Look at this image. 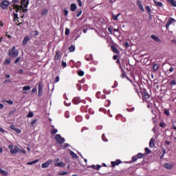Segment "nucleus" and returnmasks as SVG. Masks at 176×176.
Segmentation results:
<instances>
[{"label":"nucleus","mask_w":176,"mask_h":176,"mask_svg":"<svg viewBox=\"0 0 176 176\" xmlns=\"http://www.w3.org/2000/svg\"><path fill=\"white\" fill-rule=\"evenodd\" d=\"M28 5H30V0H22L21 1V5H14V9L16 10V13L20 12V8L23 9V8H25L27 9L28 8Z\"/></svg>","instance_id":"f257e3e1"},{"label":"nucleus","mask_w":176,"mask_h":176,"mask_svg":"<svg viewBox=\"0 0 176 176\" xmlns=\"http://www.w3.org/2000/svg\"><path fill=\"white\" fill-rule=\"evenodd\" d=\"M8 55L12 57V58H16L17 56H19V51L16 50V47H12L11 49L8 51Z\"/></svg>","instance_id":"f03ea898"},{"label":"nucleus","mask_w":176,"mask_h":176,"mask_svg":"<svg viewBox=\"0 0 176 176\" xmlns=\"http://www.w3.org/2000/svg\"><path fill=\"white\" fill-rule=\"evenodd\" d=\"M55 140L58 142V144H59L60 145H61V144H64V142H65V139H64V138H62L61 135H60L58 134L56 135Z\"/></svg>","instance_id":"7ed1b4c3"},{"label":"nucleus","mask_w":176,"mask_h":176,"mask_svg":"<svg viewBox=\"0 0 176 176\" xmlns=\"http://www.w3.org/2000/svg\"><path fill=\"white\" fill-rule=\"evenodd\" d=\"M53 162V160H49L47 162L43 163L41 165L42 168H47V167H49V166H50Z\"/></svg>","instance_id":"20e7f679"},{"label":"nucleus","mask_w":176,"mask_h":176,"mask_svg":"<svg viewBox=\"0 0 176 176\" xmlns=\"http://www.w3.org/2000/svg\"><path fill=\"white\" fill-rule=\"evenodd\" d=\"M38 96L42 97L43 93V85H42V82H39L38 86Z\"/></svg>","instance_id":"39448f33"},{"label":"nucleus","mask_w":176,"mask_h":176,"mask_svg":"<svg viewBox=\"0 0 176 176\" xmlns=\"http://www.w3.org/2000/svg\"><path fill=\"white\" fill-rule=\"evenodd\" d=\"M9 5H10V3L8 1L4 0L2 1L0 6L2 9H6Z\"/></svg>","instance_id":"423d86ee"},{"label":"nucleus","mask_w":176,"mask_h":176,"mask_svg":"<svg viewBox=\"0 0 176 176\" xmlns=\"http://www.w3.org/2000/svg\"><path fill=\"white\" fill-rule=\"evenodd\" d=\"M60 58H61V53L60 51H57L54 56L55 63H58Z\"/></svg>","instance_id":"0eeeda50"},{"label":"nucleus","mask_w":176,"mask_h":176,"mask_svg":"<svg viewBox=\"0 0 176 176\" xmlns=\"http://www.w3.org/2000/svg\"><path fill=\"white\" fill-rule=\"evenodd\" d=\"M175 21V19H174L173 18L169 19L166 24V29L168 30L171 24H173V23H174Z\"/></svg>","instance_id":"6e6552de"},{"label":"nucleus","mask_w":176,"mask_h":176,"mask_svg":"<svg viewBox=\"0 0 176 176\" xmlns=\"http://www.w3.org/2000/svg\"><path fill=\"white\" fill-rule=\"evenodd\" d=\"M21 149L15 146L14 148H12L10 150V153H12L13 155L16 154V153H19L20 152Z\"/></svg>","instance_id":"1a4fd4ad"},{"label":"nucleus","mask_w":176,"mask_h":176,"mask_svg":"<svg viewBox=\"0 0 176 176\" xmlns=\"http://www.w3.org/2000/svg\"><path fill=\"white\" fill-rule=\"evenodd\" d=\"M30 41H31V38H30V36H26L24 37L22 43L23 45H27V43H28V42H30Z\"/></svg>","instance_id":"9d476101"},{"label":"nucleus","mask_w":176,"mask_h":176,"mask_svg":"<svg viewBox=\"0 0 176 176\" xmlns=\"http://www.w3.org/2000/svg\"><path fill=\"white\" fill-rule=\"evenodd\" d=\"M151 39H153V41H155V42H157V43H160V42H162V40H160V38H159L158 36H155V35H153V34L151 36Z\"/></svg>","instance_id":"9b49d317"},{"label":"nucleus","mask_w":176,"mask_h":176,"mask_svg":"<svg viewBox=\"0 0 176 176\" xmlns=\"http://www.w3.org/2000/svg\"><path fill=\"white\" fill-rule=\"evenodd\" d=\"M159 68H160V65H159L157 63H155L153 65V72H156V71H157L159 69Z\"/></svg>","instance_id":"f8f14e48"},{"label":"nucleus","mask_w":176,"mask_h":176,"mask_svg":"<svg viewBox=\"0 0 176 176\" xmlns=\"http://www.w3.org/2000/svg\"><path fill=\"white\" fill-rule=\"evenodd\" d=\"M164 168H167V170H171L173 168V166L170 163H166L164 165Z\"/></svg>","instance_id":"ddd939ff"},{"label":"nucleus","mask_w":176,"mask_h":176,"mask_svg":"<svg viewBox=\"0 0 176 176\" xmlns=\"http://www.w3.org/2000/svg\"><path fill=\"white\" fill-rule=\"evenodd\" d=\"M38 35H39L38 30H33L30 32V36L32 37L38 36Z\"/></svg>","instance_id":"4468645a"},{"label":"nucleus","mask_w":176,"mask_h":176,"mask_svg":"<svg viewBox=\"0 0 176 176\" xmlns=\"http://www.w3.org/2000/svg\"><path fill=\"white\" fill-rule=\"evenodd\" d=\"M153 2L158 8H162V6H163V3L162 2L157 1V0H153Z\"/></svg>","instance_id":"2eb2a0df"},{"label":"nucleus","mask_w":176,"mask_h":176,"mask_svg":"<svg viewBox=\"0 0 176 176\" xmlns=\"http://www.w3.org/2000/svg\"><path fill=\"white\" fill-rule=\"evenodd\" d=\"M70 9H71L72 12H75V10H76V9H78V7L76 6V4L72 3V4H71Z\"/></svg>","instance_id":"dca6fc26"},{"label":"nucleus","mask_w":176,"mask_h":176,"mask_svg":"<svg viewBox=\"0 0 176 176\" xmlns=\"http://www.w3.org/2000/svg\"><path fill=\"white\" fill-rule=\"evenodd\" d=\"M55 166L56 167H65V164H64V162H60L55 164Z\"/></svg>","instance_id":"f3484780"},{"label":"nucleus","mask_w":176,"mask_h":176,"mask_svg":"<svg viewBox=\"0 0 176 176\" xmlns=\"http://www.w3.org/2000/svg\"><path fill=\"white\" fill-rule=\"evenodd\" d=\"M150 148H153L155 146V139L151 138L149 142Z\"/></svg>","instance_id":"a211bd4d"},{"label":"nucleus","mask_w":176,"mask_h":176,"mask_svg":"<svg viewBox=\"0 0 176 176\" xmlns=\"http://www.w3.org/2000/svg\"><path fill=\"white\" fill-rule=\"evenodd\" d=\"M137 3H138L140 10H142V12H144L145 10L144 9V6H142V3H141V1H138Z\"/></svg>","instance_id":"6ab92c4d"},{"label":"nucleus","mask_w":176,"mask_h":176,"mask_svg":"<svg viewBox=\"0 0 176 176\" xmlns=\"http://www.w3.org/2000/svg\"><path fill=\"white\" fill-rule=\"evenodd\" d=\"M168 3L176 8V1L175 0H166Z\"/></svg>","instance_id":"aec40b11"},{"label":"nucleus","mask_w":176,"mask_h":176,"mask_svg":"<svg viewBox=\"0 0 176 176\" xmlns=\"http://www.w3.org/2000/svg\"><path fill=\"white\" fill-rule=\"evenodd\" d=\"M70 151V155L74 157V159H78V155L75 153L74 151L69 150Z\"/></svg>","instance_id":"412c9836"},{"label":"nucleus","mask_w":176,"mask_h":176,"mask_svg":"<svg viewBox=\"0 0 176 176\" xmlns=\"http://www.w3.org/2000/svg\"><path fill=\"white\" fill-rule=\"evenodd\" d=\"M121 162L120 160H118L116 162H111V164H112V167H115V164L116 166H118V164H120Z\"/></svg>","instance_id":"4be33fe9"},{"label":"nucleus","mask_w":176,"mask_h":176,"mask_svg":"<svg viewBox=\"0 0 176 176\" xmlns=\"http://www.w3.org/2000/svg\"><path fill=\"white\" fill-rule=\"evenodd\" d=\"M39 162V160H35L34 161H32L31 162H28L27 164L28 166H32V164H35Z\"/></svg>","instance_id":"5701e85b"},{"label":"nucleus","mask_w":176,"mask_h":176,"mask_svg":"<svg viewBox=\"0 0 176 176\" xmlns=\"http://www.w3.org/2000/svg\"><path fill=\"white\" fill-rule=\"evenodd\" d=\"M111 49H112V51L113 52V53H119V50H118V47L112 45L111 46Z\"/></svg>","instance_id":"b1692460"},{"label":"nucleus","mask_w":176,"mask_h":176,"mask_svg":"<svg viewBox=\"0 0 176 176\" xmlns=\"http://www.w3.org/2000/svg\"><path fill=\"white\" fill-rule=\"evenodd\" d=\"M0 174H2V175L6 176L8 175V172H6V170H3L2 168H0Z\"/></svg>","instance_id":"393cba45"},{"label":"nucleus","mask_w":176,"mask_h":176,"mask_svg":"<svg viewBox=\"0 0 176 176\" xmlns=\"http://www.w3.org/2000/svg\"><path fill=\"white\" fill-rule=\"evenodd\" d=\"M48 10L46 9H44L41 12V16H46L47 14Z\"/></svg>","instance_id":"a878e982"},{"label":"nucleus","mask_w":176,"mask_h":176,"mask_svg":"<svg viewBox=\"0 0 176 176\" xmlns=\"http://www.w3.org/2000/svg\"><path fill=\"white\" fill-rule=\"evenodd\" d=\"M31 89V87L30 86H25L23 87V90L24 91H27L28 90H30Z\"/></svg>","instance_id":"bb28decb"},{"label":"nucleus","mask_w":176,"mask_h":176,"mask_svg":"<svg viewBox=\"0 0 176 176\" xmlns=\"http://www.w3.org/2000/svg\"><path fill=\"white\" fill-rule=\"evenodd\" d=\"M143 96H144V98H149V94H148V92H146V91L143 92Z\"/></svg>","instance_id":"cd10ccee"},{"label":"nucleus","mask_w":176,"mask_h":176,"mask_svg":"<svg viewBox=\"0 0 176 176\" xmlns=\"http://www.w3.org/2000/svg\"><path fill=\"white\" fill-rule=\"evenodd\" d=\"M28 118H33L34 117V113L32 111H30L28 114L27 115Z\"/></svg>","instance_id":"c85d7f7f"},{"label":"nucleus","mask_w":176,"mask_h":176,"mask_svg":"<svg viewBox=\"0 0 176 176\" xmlns=\"http://www.w3.org/2000/svg\"><path fill=\"white\" fill-rule=\"evenodd\" d=\"M11 61H12V59H10V58H7V59L5 60V62H4V64H6V65L10 64Z\"/></svg>","instance_id":"c756f323"},{"label":"nucleus","mask_w":176,"mask_h":176,"mask_svg":"<svg viewBox=\"0 0 176 176\" xmlns=\"http://www.w3.org/2000/svg\"><path fill=\"white\" fill-rule=\"evenodd\" d=\"M120 16V14L115 15L113 14V20H118V18Z\"/></svg>","instance_id":"7c9ffc66"},{"label":"nucleus","mask_w":176,"mask_h":176,"mask_svg":"<svg viewBox=\"0 0 176 176\" xmlns=\"http://www.w3.org/2000/svg\"><path fill=\"white\" fill-rule=\"evenodd\" d=\"M19 10H22L23 13H26V12H28V10L24 7H23L22 8H19Z\"/></svg>","instance_id":"2f4dec72"},{"label":"nucleus","mask_w":176,"mask_h":176,"mask_svg":"<svg viewBox=\"0 0 176 176\" xmlns=\"http://www.w3.org/2000/svg\"><path fill=\"white\" fill-rule=\"evenodd\" d=\"M137 157L138 159H142V157H144V154L141 153H139L138 155H137Z\"/></svg>","instance_id":"473e14b6"},{"label":"nucleus","mask_w":176,"mask_h":176,"mask_svg":"<svg viewBox=\"0 0 176 176\" xmlns=\"http://www.w3.org/2000/svg\"><path fill=\"white\" fill-rule=\"evenodd\" d=\"M58 130L56 129H53L51 131V134H56V133H58Z\"/></svg>","instance_id":"72a5a7b5"},{"label":"nucleus","mask_w":176,"mask_h":176,"mask_svg":"<svg viewBox=\"0 0 176 176\" xmlns=\"http://www.w3.org/2000/svg\"><path fill=\"white\" fill-rule=\"evenodd\" d=\"M69 52H75V46H71L69 48Z\"/></svg>","instance_id":"f704fd0d"},{"label":"nucleus","mask_w":176,"mask_h":176,"mask_svg":"<svg viewBox=\"0 0 176 176\" xmlns=\"http://www.w3.org/2000/svg\"><path fill=\"white\" fill-rule=\"evenodd\" d=\"M36 122H38V120L35 119L33 120L31 123H30V126H34V124H35L36 123Z\"/></svg>","instance_id":"c9c22d12"},{"label":"nucleus","mask_w":176,"mask_h":176,"mask_svg":"<svg viewBox=\"0 0 176 176\" xmlns=\"http://www.w3.org/2000/svg\"><path fill=\"white\" fill-rule=\"evenodd\" d=\"M67 174H68V172L62 171L58 173V175H67Z\"/></svg>","instance_id":"e433bc0d"},{"label":"nucleus","mask_w":176,"mask_h":176,"mask_svg":"<svg viewBox=\"0 0 176 176\" xmlns=\"http://www.w3.org/2000/svg\"><path fill=\"white\" fill-rule=\"evenodd\" d=\"M164 113L165 115H166L167 116H170V112L168 111V110L167 109H164Z\"/></svg>","instance_id":"4c0bfd02"},{"label":"nucleus","mask_w":176,"mask_h":176,"mask_svg":"<svg viewBox=\"0 0 176 176\" xmlns=\"http://www.w3.org/2000/svg\"><path fill=\"white\" fill-rule=\"evenodd\" d=\"M78 74L79 76H83V75H85V72L83 71H80Z\"/></svg>","instance_id":"58836bf2"},{"label":"nucleus","mask_w":176,"mask_h":176,"mask_svg":"<svg viewBox=\"0 0 176 176\" xmlns=\"http://www.w3.org/2000/svg\"><path fill=\"white\" fill-rule=\"evenodd\" d=\"M20 60H21V57H18L16 58V59L14 60V63L17 64V63H19L20 61Z\"/></svg>","instance_id":"ea45409f"},{"label":"nucleus","mask_w":176,"mask_h":176,"mask_svg":"<svg viewBox=\"0 0 176 176\" xmlns=\"http://www.w3.org/2000/svg\"><path fill=\"white\" fill-rule=\"evenodd\" d=\"M19 153H23V155H25L27 151L25 149H21V151H19Z\"/></svg>","instance_id":"a19ab883"},{"label":"nucleus","mask_w":176,"mask_h":176,"mask_svg":"<svg viewBox=\"0 0 176 176\" xmlns=\"http://www.w3.org/2000/svg\"><path fill=\"white\" fill-rule=\"evenodd\" d=\"M138 160V157L137 156H133L132 157V162H137Z\"/></svg>","instance_id":"79ce46f5"},{"label":"nucleus","mask_w":176,"mask_h":176,"mask_svg":"<svg viewBox=\"0 0 176 176\" xmlns=\"http://www.w3.org/2000/svg\"><path fill=\"white\" fill-rule=\"evenodd\" d=\"M65 34V35H69V29L66 28Z\"/></svg>","instance_id":"37998d69"},{"label":"nucleus","mask_w":176,"mask_h":176,"mask_svg":"<svg viewBox=\"0 0 176 176\" xmlns=\"http://www.w3.org/2000/svg\"><path fill=\"white\" fill-rule=\"evenodd\" d=\"M81 15H82V10L79 11L76 14L77 17H80Z\"/></svg>","instance_id":"c03bdc74"},{"label":"nucleus","mask_w":176,"mask_h":176,"mask_svg":"<svg viewBox=\"0 0 176 176\" xmlns=\"http://www.w3.org/2000/svg\"><path fill=\"white\" fill-rule=\"evenodd\" d=\"M14 131H16L17 133V134H20V133H21V131L16 128H15Z\"/></svg>","instance_id":"a18cd8bd"},{"label":"nucleus","mask_w":176,"mask_h":176,"mask_svg":"<svg viewBox=\"0 0 176 176\" xmlns=\"http://www.w3.org/2000/svg\"><path fill=\"white\" fill-rule=\"evenodd\" d=\"M145 152H146V153H151V150H149V148L146 147L145 148Z\"/></svg>","instance_id":"49530a36"},{"label":"nucleus","mask_w":176,"mask_h":176,"mask_svg":"<svg viewBox=\"0 0 176 176\" xmlns=\"http://www.w3.org/2000/svg\"><path fill=\"white\" fill-rule=\"evenodd\" d=\"M124 46H125V47H126V49H129V43L128 42H126L125 43H124Z\"/></svg>","instance_id":"de8ad7c7"},{"label":"nucleus","mask_w":176,"mask_h":176,"mask_svg":"<svg viewBox=\"0 0 176 176\" xmlns=\"http://www.w3.org/2000/svg\"><path fill=\"white\" fill-rule=\"evenodd\" d=\"M69 146V144L68 143H65L63 146V148L65 149V148H68Z\"/></svg>","instance_id":"09e8293b"},{"label":"nucleus","mask_w":176,"mask_h":176,"mask_svg":"<svg viewBox=\"0 0 176 176\" xmlns=\"http://www.w3.org/2000/svg\"><path fill=\"white\" fill-rule=\"evenodd\" d=\"M77 87L78 89V91H80V90H82V86H80V85H77Z\"/></svg>","instance_id":"8fccbe9b"},{"label":"nucleus","mask_w":176,"mask_h":176,"mask_svg":"<svg viewBox=\"0 0 176 176\" xmlns=\"http://www.w3.org/2000/svg\"><path fill=\"white\" fill-rule=\"evenodd\" d=\"M36 91V88H33L31 91L32 94H34Z\"/></svg>","instance_id":"3c124183"},{"label":"nucleus","mask_w":176,"mask_h":176,"mask_svg":"<svg viewBox=\"0 0 176 176\" xmlns=\"http://www.w3.org/2000/svg\"><path fill=\"white\" fill-rule=\"evenodd\" d=\"M77 2L78 3V6L80 7L82 6V1L81 0H77Z\"/></svg>","instance_id":"603ef678"},{"label":"nucleus","mask_w":176,"mask_h":176,"mask_svg":"<svg viewBox=\"0 0 176 176\" xmlns=\"http://www.w3.org/2000/svg\"><path fill=\"white\" fill-rule=\"evenodd\" d=\"M146 10H147V12H151V7H149V6H147L146 7Z\"/></svg>","instance_id":"864d4df0"},{"label":"nucleus","mask_w":176,"mask_h":176,"mask_svg":"<svg viewBox=\"0 0 176 176\" xmlns=\"http://www.w3.org/2000/svg\"><path fill=\"white\" fill-rule=\"evenodd\" d=\"M104 138H105V136H104V135L103 134L102 136V139L103 141H104L105 142H107L108 141V140H107V139L105 140Z\"/></svg>","instance_id":"5fc2aeb1"},{"label":"nucleus","mask_w":176,"mask_h":176,"mask_svg":"<svg viewBox=\"0 0 176 176\" xmlns=\"http://www.w3.org/2000/svg\"><path fill=\"white\" fill-rule=\"evenodd\" d=\"M60 81V77H58V76H56V78H55V82H59Z\"/></svg>","instance_id":"6e6d98bb"},{"label":"nucleus","mask_w":176,"mask_h":176,"mask_svg":"<svg viewBox=\"0 0 176 176\" xmlns=\"http://www.w3.org/2000/svg\"><path fill=\"white\" fill-rule=\"evenodd\" d=\"M173 130L176 129V122L173 123Z\"/></svg>","instance_id":"4d7b16f0"},{"label":"nucleus","mask_w":176,"mask_h":176,"mask_svg":"<svg viewBox=\"0 0 176 176\" xmlns=\"http://www.w3.org/2000/svg\"><path fill=\"white\" fill-rule=\"evenodd\" d=\"M10 129L14 131L16 129V126H14V125H10Z\"/></svg>","instance_id":"13d9d810"},{"label":"nucleus","mask_w":176,"mask_h":176,"mask_svg":"<svg viewBox=\"0 0 176 176\" xmlns=\"http://www.w3.org/2000/svg\"><path fill=\"white\" fill-rule=\"evenodd\" d=\"M0 131H1V133H6V131H5V129H3V128H1L0 127Z\"/></svg>","instance_id":"bf43d9fd"},{"label":"nucleus","mask_w":176,"mask_h":176,"mask_svg":"<svg viewBox=\"0 0 176 176\" xmlns=\"http://www.w3.org/2000/svg\"><path fill=\"white\" fill-rule=\"evenodd\" d=\"M64 14L65 16H68V11L67 10H64Z\"/></svg>","instance_id":"052dcab7"},{"label":"nucleus","mask_w":176,"mask_h":176,"mask_svg":"<svg viewBox=\"0 0 176 176\" xmlns=\"http://www.w3.org/2000/svg\"><path fill=\"white\" fill-rule=\"evenodd\" d=\"M170 85H176L175 80H172V81L170 82Z\"/></svg>","instance_id":"680f3d73"},{"label":"nucleus","mask_w":176,"mask_h":176,"mask_svg":"<svg viewBox=\"0 0 176 176\" xmlns=\"http://www.w3.org/2000/svg\"><path fill=\"white\" fill-rule=\"evenodd\" d=\"M113 88L115 87H118V82L116 81H115L114 82V85L113 86Z\"/></svg>","instance_id":"e2e57ef3"},{"label":"nucleus","mask_w":176,"mask_h":176,"mask_svg":"<svg viewBox=\"0 0 176 176\" xmlns=\"http://www.w3.org/2000/svg\"><path fill=\"white\" fill-rule=\"evenodd\" d=\"M100 168H101V166H100V165H97L96 166V170H100Z\"/></svg>","instance_id":"0e129e2a"},{"label":"nucleus","mask_w":176,"mask_h":176,"mask_svg":"<svg viewBox=\"0 0 176 176\" xmlns=\"http://www.w3.org/2000/svg\"><path fill=\"white\" fill-rule=\"evenodd\" d=\"M23 72H24V70H23V69H19L18 71V74H23Z\"/></svg>","instance_id":"69168bd1"},{"label":"nucleus","mask_w":176,"mask_h":176,"mask_svg":"<svg viewBox=\"0 0 176 176\" xmlns=\"http://www.w3.org/2000/svg\"><path fill=\"white\" fill-rule=\"evenodd\" d=\"M62 65H63V67H67V63L63 62Z\"/></svg>","instance_id":"338daca9"},{"label":"nucleus","mask_w":176,"mask_h":176,"mask_svg":"<svg viewBox=\"0 0 176 176\" xmlns=\"http://www.w3.org/2000/svg\"><path fill=\"white\" fill-rule=\"evenodd\" d=\"M108 31L110 32V34H112V28H108Z\"/></svg>","instance_id":"774afa93"}]
</instances>
